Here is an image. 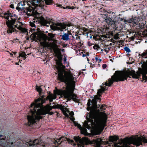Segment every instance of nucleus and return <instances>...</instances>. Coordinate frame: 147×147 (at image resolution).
Returning <instances> with one entry per match:
<instances>
[{"label": "nucleus", "instance_id": "obj_11", "mask_svg": "<svg viewBox=\"0 0 147 147\" xmlns=\"http://www.w3.org/2000/svg\"><path fill=\"white\" fill-rule=\"evenodd\" d=\"M105 90V88L103 87H101L100 89H99L98 91V95L95 96L94 97V98L91 101V100H88L87 105L88 106L90 105V102L92 103V106H93L94 108H98L100 107V105H96L97 100L99 99V97L101 96L100 94L101 93Z\"/></svg>", "mask_w": 147, "mask_h": 147}, {"label": "nucleus", "instance_id": "obj_9", "mask_svg": "<svg viewBox=\"0 0 147 147\" xmlns=\"http://www.w3.org/2000/svg\"><path fill=\"white\" fill-rule=\"evenodd\" d=\"M43 96L40 97L38 99L35 100L34 102L35 104L40 103L41 105L38 108V111L40 113L41 115H44L46 114L47 113L50 111L53 107L49 105L43 108H41L42 104L44 102V100L43 99Z\"/></svg>", "mask_w": 147, "mask_h": 147}, {"label": "nucleus", "instance_id": "obj_19", "mask_svg": "<svg viewBox=\"0 0 147 147\" xmlns=\"http://www.w3.org/2000/svg\"><path fill=\"white\" fill-rule=\"evenodd\" d=\"M135 19L134 18H132L130 19L129 20H128V23H133L134 24H136V23L135 22Z\"/></svg>", "mask_w": 147, "mask_h": 147}, {"label": "nucleus", "instance_id": "obj_16", "mask_svg": "<svg viewBox=\"0 0 147 147\" xmlns=\"http://www.w3.org/2000/svg\"><path fill=\"white\" fill-rule=\"evenodd\" d=\"M118 139V138L116 136H111L109 137V140L110 142H113L117 141Z\"/></svg>", "mask_w": 147, "mask_h": 147}, {"label": "nucleus", "instance_id": "obj_30", "mask_svg": "<svg viewBox=\"0 0 147 147\" xmlns=\"http://www.w3.org/2000/svg\"><path fill=\"white\" fill-rule=\"evenodd\" d=\"M98 48L99 47L97 45H95L93 46V48L95 49H98Z\"/></svg>", "mask_w": 147, "mask_h": 147}, {"label": "nucleus", "instance_id": "obj_43", "mask_svg": "<svg viewBox=\"0 0 147 147\" xmlns=\"http://www.w3.org/2000/svg\"><path fill=\"white\" fill-rule=\"evenodd\" d=\"M2 136V135H0V137H1V136Z\"/></svg>", "mask_w": 147, "mask_h": 147}, {"label": "nucleus", "instance_id": "obj_36", "mask_svg": "<svg viewBox=\"0 0 147 147\" xmlns=\"http://www.w3.org/2000/svg\"><path fill=\"white\" fill-rule=\"evenodd\" d=\"M54 143L56 144H58L57 143V142L56 140H55L54 141Z\"/></svg>", "mask_w": 147, "mask_h": 147}, {"label": "nucleus", "instance_id": "obj_6", "mask_svg": "<svg viewBox=\"0 0 147 147\" xmlns=\"http://www.w3.org/2000/svg\"><path fill=\"white\" fill-rule=\"evenodd\" d=\"M74 140L77 142V145H75L76 146L75 147H84L83 145L85 144L87 145L89 144H93L95 146L94 147H100L101 145L102 144H109L111 143H109L108 141L106 142H103L101 138H97L94 140L92 141H90L86 138H82L80 139L79 138L77 137H74ZM74 145L75 144H73Z\"/></svg>", "mask_w": 147, "mask_h": 147}, {"label": "nucleus", "instance_id": "obj_41", "mask_svg": "<svg viewBox=\"0 0 147 147\" xmlns=\"http://www.w3.org/2000/svg\"><path fill=\"white\" fill-rule=\"evenodd\" d=\"M16 52H13V53H14V54H15H15H16Z\"/></svg>", "mask_w": 147, "mask_h": 147}, {"label": "nucleus", "instance_id": "obj_45", "mask_svg": "<svg viewBox=\"0 0 147 147\" xmlns=\"http://www.w3.org/2000/svg\"><path fill=\"white\" fill-rule=\"evenodd\" d=\"M92 36H90V38H92Z\"/></svg>", "mask_w": 147, "mask_h": 147}, {"label": "nucleus", "instance_id": "obj_21", "mask_svg": "<svg viewBox=\"0 0 147 147\" xmlns=\"http://www.w3.org/2000/svg\"><path fill=\"white\" fill-rule=\"evenodd\" d=\"M124 50L128 52H130V50L128 47H124Z\"/></svg>", "mask_w": 147, "mask_h": 147}, {"label": "nucleus", "instance_id": "obj_31", "mask_svg": "<svg viewBox=\"0 0 147 147\" xmlns=\"http://www.w3.org/2000/svg\"><path fill=\"white\" fill-rule=\"evenodd\" d=\"M102 67L103 69H104L107 67V65L105 64H104L102 65Z\"/></svg>", "mask_w": 147, "mask_h": 147}, {"label": "nucleus", "instance_id": "obj_1", "mask_svg": "<svg viewBox=\"0 0 147 147\" xmlns=\"http://www.w3.org/2000/svg\"><path fill=\"white\" fill-rule=\"evenodd\" d=\"M57 68L58 74L57 79L61 82L66 83L67 86L65 90H54V94H50L47 96V98L50 102L53 101V99H55L56 97V95H62L64 97L68 100L72 99L75 101H78L76 95L73 93L74 90V86L70 85L73 82L76 80V78L74 77L73 75L71 73L70 70L65 71L64 70L65 66L62 64L60 60L57 61Z\"/></svg>", "mask_w": 147, "mask_h": 147}, {"label": "nucleus", "instance_id": "obj_12", "mask_svg": "<svg viewBox=\"0 0 147 147\" xmlns=\"http://www.w3.org/2000/svg\"><path fill=\"white\" fill-rule=\"evenodd\" d=\"M51 29L54 30L63 31V29L66 28V25L64 23L58 22L54 23L50 26Z\"/></svg>", "mask_w": 147, "mask_h": 147}, {"label": "nucleus", "instance_id": "obj_5", "mask_svg": "<svg viewBox=\"0 0 147 147\" xmlns=\"http://www.w3.org/2000/svg\"><path fill=\"white\" fill-rule=\"evenodd\" d=\"M4 15V18L7 19L6 24L8 27L7 31L9 34H11L16 31V28L22 32L25 33L27 32V30L23 27V25L22 22H15L16 20L12 18L13 16H11V13H5Z\"/></svg>", "mask_w": 147, "mask_h": 147}, {"label": "nucleus", "instance_id": "obj_37", "mask_svg": "<svg viewBox=\"0 0 147 147\" xmlns=\"http://www.w3.org/2000/svg\"><path fill=\"white\" fill-rule=\"evenodd\" d=\"M76 40H78V39H80V37L79 36H78V37H77L76 38Z\"/></svg>", "mask_w": 147, "mask_h": 147}, {"label": "nucleus", "instance_id": "obj_28", "mask_svg": "<svg viewBox=\"0 0 147 147\" xmlns=\"http://www.w3.org/2000/svg\"><path fill=\"white\" fill-rule=\"evenodd\" d=\"M67 140L69 144H73L74 141L73 140H70L69 139H67Z\"/></svg>", "mask_w": 147, "mask_h": 147}, {"label": "nucleus", "instance_id": "obj_20", "mask_svg": "<svg viewBox=\"0 0 147 147\" xmlns=\"http://www.w3.org/2000/svg\"><path fill=\"white\" fill-rule=\"evenodd\" d=\"M26 56V54L24 52H22V53L20 54L19 57H25V59L26 58L25 57Z\"/></svg>", "mask_w": 147, "mask_h": 147}, {"label": "nucleus", "instance_id": "obj_13", "mask_svg": "<svg viewBox=\"0 0 147 147\" xmlns=\"http://www.w3.org/2000/svg\"><path fill=\"white\" fill-rule=\"evenodd\" d=\"M57 106V108L60 109L62 111L65 115L67 117H70L71 120L74 121L73 118L72 117L74 115V113L73 112H71L69 113V115L70 117H69L68 114L69 111L67 108L61 105H58Z\"/></svg>", "mask_w": 147, "mask_h": 147}, {"label": "nucleus", "instance_id": "obj_32", "mask_svg": "<svg viewBox=\"0 0 147 147\" xmlns=\"http://www.w3.org/2000/svg\"><path fill=\"white\" fill-rule=\"evenodd\" d=\"M88 44L89 46H90L92 45V44L90 42H88Z\"/></svg>", "mask_w": 147, "mask_h": 147}, {"label": "nucleus", "instance_id": "obj_10", "mask_svg": "<svg viewBox=\"0 0 147 147\" xmlns=\"http://www.w3.org/2000/svg\"><path fill=\"white\" fill-rule=\"evenodd\" d=\"M53 0H31L30 2L32 5L35 7H39L42 8L45 4H49Z\"/></svg>", "mask_w": 147, "mask_h": 147}, {"label": "nucleus", "instance_id": "obj_17", "mask_svg": "<svg viewBox=\"0 0 147 147\" xmlns=\"http://www.w3.org/2000/svg\"><path fill=\"white\" fill-rule=\"evenodd\" d=\"M41 86H38L37 85L36 86V89L37 91L39 92L40 94H41V93L42 91V89L41 88Z\"/></svg>", "mask_w": 147, "mask_h": 147}, {"label": "nucleus", "instance_id": "obj_7", "mask_svg": "<svg viewBox=\"0 0 147 147\" xmlns=\"http://www.w3.org/2000/svg\"><path fill=\"white\" fill-rule=\"evenodd\" d=\"M41 104L36 103L35 102L32 103L31 105L30 112L27 115V119L28 122L30 124H33L36 122V120L41 119L42 117L41 115L38 112V108L40 107Z\"/></svg>", "mask_w": 147, "mask_h": 147}, {"label": "nucleus", "instance_id": "obj_24", "mask_svg": "<svg viewBox=\"0 0 147 147\" xmlns=\"http://www.w3.org/2000/svg\"><path fill=\"white\" fill-rule=\"evenodd\" d=\"M30 25L32 27H33V28H34L33 29H34V28H35V25L33 22H30Z\"/></svg>", "mask_w": 147, "mask_h": 147}, {"label": "nucleus", "instance_id": "obj_23", "mask_svg": "<svg viewBox=\"0 0 147 147\" xmlns=\"http://www.w3.org/2000/svg\"><path fill=\"white\" fill-rule=\"evenodd\" d=\"M75 125L80 130L81 129H82V128L81 127V125L77 123H75Z\"/></svg>", "mask_w": 147, "mask_h": 147}, {"label": "nucleus", "instance_id": "obj_42", "mask_svg": "<svg viewBox=\"0 0 147 147\" xmlns=\"http://www.w3.org/2000/svg\"><path fill=\"white\" fill-rule=\"evenodd\" d=\"M21 61H22V60H19V62H20Z\"/></svg>", "mask_w": 147, "mask_h": 147}, {"label": "nucleus", "instance_id": "obj_4", "mask_svg": "<svg viewBox=\"0 0 147 147\" xmlns=\"http://www.w3.org/2000/svg\"><path fill=\"white\" fill-rule=\"evenodd\" d=\"M147 143V136L142 133L134 137L127 138L119 141L118 143L113 142V147H130V145L133 144L137 147Z\"/></svg>", "mask_w": 147, "mask_h": 147}, {"label": "nucleus", "instance_id": "obj_25", "mask_svg": "<svg viewBox=\"0 0 147 147\" xmlns=\"http://www.w3.org/2000/svg\"><path fill=\"white\" fill-rule=\"evenodd\" d=\"M111 19L109 18H107V19H106V22L107 23H109L111 21Z\"/></svg>", "mask_w": 147, "mask_h": 147}, {"label": "nucleus", "instance_id": "obj_2", "mask_svg": "<svg viewBox=\"0 0 147 147\" xmlns=\"http://www.w3.org/2000/svg\"><path fill=\"white\" fill-rule=\"evenodd\" d=\"M142 68H139L138 71L137 72L133 70L123 72H116L111 78L109 79L108 82L107 81L103 83L102 84L110 86L113 84V82L123 81L126 80L128 77L131 78L130 76H131L133 78L138 79L140 76L141 74L142 75L143 80H145V82H146L147 81V77L146 76L147 74V61L142 65Z\"/></svg>", "mask_w": 147, "mask_h": 147}, {"label": "nucleus", "instance_id": "obj_26", "mask_svg": "<svg viewBox=\"0 0 147 147\" xmlns=\"http://www.w3.org/2000/svg\"><path fill=\"white\" fill-rule=\"evenodd\" d=\"M63 60L64 61V64H66V66H68V64L67 62L66 61V57L64 58Z\"/></svg>", "mask_w": 147, "mask_h": 147}, {"label": "nucleus", "instance_id": "obj_3", "mask_svg": "<svg viewBox=\"0 0 147 147\" xmlns=\"http://www.w3.org/2000/svg\"><path fill=\"white\" fill-rule=\"evenodd\" d=\"M97 109L92 106L90 113L87 115V121H84V125L90 129L91 125L96 130L102 131L107 120V115L104 112H99V110Z\"/></svg>", "mask_w": 147, "mask_h": 147}, {"label": "nucleus", "instance_id": "obj_15", "mask_svg": "<svg viewBox=\"0 0 147 147\" xmlns=\"http://www.w3.org/2000/svg\"><path fill=\"white\" fill-rule=\"evenodd\" d=\"M25 4L24 2H21L18 3V7H16V9L18 10V11H20L21 10H22L23 9V6L25 5Z\"/></svg>", "mask_w": 147, "mask_h": 147}, {"label": "nucleus", "instance_id": "obj_40", "mask_svg": "<svg viewBox=\"0 0 147 147\" xmlns=\"http://www.w3.org/2000/svg\"><path fill=\"white\" fill-rule=\"evenodd\" d=\"M15 64H16V65H19V63H15Z\"/></svg>", "mask_w": 147, "mask_h": 147}, {"label": "nucleus", "instance_id": "obj_44", "mask_svg": "<svg viewBox=\"0 0 147 147\" xmlns=\"http://www.w3.org/2000/svg\"><path fill=\"white\" fill-rule=\"evenodd\" d=\"M88 109V108H87V110H88V111H89V110Z\"/></svg>", "mask_w": 147, "mask_h": 147}, {"label": "nucleus", "instance_id": "obj_38", "mask_svg": "<svg viewBox=\"0 0 147 147\" xmlns=\"http://www.w3.org/2000/svg\"><path fill=\"white\" fill-rule=\"evenodd\" d=\"M120 19H121V21H123V20H124V19H123V18H121Z\"/></svg>", "mask_w": 147, "mask_h": 147}, {"label": "nucleus", "instance_id": "obj_8", "mask_svg": "<svg viewBox=\"0 0 147 147\" xmlns=\"http://www.w3.org/2000/svg\"><path fill=\"white\" fill-rule=\"evenodd\" d=\"M49 36L50 37L49 38L46 34H41L38 36V40L40 42L41 45L44 47L53 49L55 52L59 51L60 50L57 46H55L52 43L47 41L48 39L49 40H53L54 36L53 34H49Z\"/></svg>", "mask_w": 147, "mask_h": 147}, {"label": "nucleus", "instance_id": "obj_34", "mask_svg": "<svg viewBox=\"0 0 147 147\" xmlns=\"http://www.w3.org/2000/svg\"><path fill=\"white\" fill-rule=\"evenodd\" d=\"M48 113L50 115H52L53 114V113L52 112H50L49 111V112H48V113Z\"/></svg>", "mask_w": 147, "mask_h": 147}, {"label": "nucleus", "instance_id": "obj_29", "mask_svg": "<svg viewBox=\"0 0 147 147\" xmlns=\"http://www.w3.org/2000/svg\"><path fill=\"white\" fill-rule=\"evenodd\" d=\"M105 106H104V105H102L100 107V109L101 111H103L104 110V109H105V108H104Z\"/></svg>", "mask_w": 147, "mask_h": 147}, {"label": "nucleus", "instance_id": "obj_33", "mask_svg": "<svg viewBox=\"0 0 147 147\" xmlns=\"http://www.w3.org/2000/svg\"><path fill=\"white\" fill-rule=\"evenodd\" d=\"M123 21L126 24L128 23V20H126L125 19H124Z\"/></svg>", "mask_w": 147, "mask_h": 147}, {"label": "nucleus", "instance_id": "obj_22", "mask_svg": "<svg viewBox=\"0 0 147 147\" xmlns=\"http://www.w3.org/2000/svg\"><path fill=\"white\" fill-rule=\"evenodd\" d=\"M141 56L142 57L146 56L147 57V50L142 53L141 54Z\"/></svg>", "mask_w": 147, "mask_h": 147}, {"label": "nucleus", "instance_id": "obj_35", "mask_svg": "<svg viewBox=\"0 0 147 147\" xmlns=\"http://www.w3.org/2000/svg\"><path fill=\"white\" fill-rule=\"evenodd\" d=\"M10 7L12 8H14V6L13 5H10Z\"/></svg>", "mask_w": 147, "mask_h": 147}, {"label": "nucleus", "instance_id": "obj_39", "mask_svg": "<svg viewBox=\"0 0 147 147\" xmlns=\"http://www.w3.org/2000/svg\"><path fill=\"white\" fill-rule=\"evenodd\" d=\"M85 56V55L84 54H83V55H82V56L83 57H84Z\"/></svg>", "mask_w": 147, "mask_h": 147}, {"label": "nucleus", "instance_id": "obj_18", "mask_svg": "<svg viewBox=\"0 0 147 147\" xmlns=\"http://www.w3.org/2000/svg\"><path fill=\"white\" fill-rule=\"evenodd\" d=\"M81 132L82 134L85 135H87L88 133L87 132V130L85 128H82L81 130Z\"/></svg>", "mask_w": 147, "mask_h": 147}, {"label": "nucleus", "instance_id": "obj_14", "mask_svg": "<svg viewBox=\"0 0 147 147\" xmlns=\"http://www.w3.org/2000/svg\"><path fill=\"white\" fill-rule=\"evenodd\" d=\"M61 39L67 41L69 40V34L68 33H64L63 35H61Z\"/></svg>", "mask_w": 147, "mask_h": 147}, {"label": "nucleus", "instance_id": "obj_46", "mask_svg": "<svg viewBox=\"0 0 147 147\" xmlns=\"http://www.w3.org/2000/svg\"><path fill=\"white\" fill-rule=\"evenodd\" d=\"M10 54L11 55H12V54H11V53H10Z\"/></svg>", "mask_w": 147, "mask_h": 147}, {"label": "nucleus", "instance_id": "obj_27", "mask_svg": "<svg viewBox=\"0 0 147 147\" xmlns=\"http://www.w3.org/2000/svg\"><path fill=\"white\" fill-rule=\"evenodd\" d=\"M95 60L98 63H99L102 60L101 59H99L97 57L95 58Z\"/></svg>", "mask_w": 147, "mask_h": 147}]
</instances>
